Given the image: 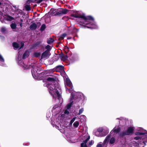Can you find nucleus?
<instances>
[{
	"instance_id": "5",
	"label": "nucleus",
	"mask_w": 147,
	"mask_h": 147,
	"mask_svg": "<svg viewBox=\"0 0 147 147\" xmlns=\"http://www.w3.org/2000/svg\"><path fill=\"white\" fill-rule=\"evenodd\" d=\"M135 134L138 136L134 137V140H142L143 141L138 143V145L136 144L134 145L135 146H138L139 147H144L146 145L145 142H147V131L145 130H143L142 131L136 132Z\"/></svg>"
},
{
	"instance_id": "26",
	"label": "nucleus",
	"mask_w": 147,
	"mask_h": 147,
	"mask_svg": "<svg viewBox=\"0 0 147 147\" xmlns=\"http://www.w3.org/2000/svg\"><path fill=\"white\" fill-rule=\"evenodd\" d=\"M11 27L12 29H15L16 27V25L15 24L12 23L11 24Z\"/></svg>"
},
{
	"instance_id": "6",
	"label": "nucleus",
	"mask_w": 147,
	"mask_h": 147,
	"mask_svg": "<svg viewBox=\"0 0 147 147\" xmlns=\"http://www.w3.org/2000/svg\"><path fill=\"white\" fill-rule=\"evenodd\" d=\"M134 130V128L133 127H129L127 128V129L121 132L120 135L121 136H123L126 135H129L132 134Z\"/></svg>"
},
{
	"instance_id": "31",
	"label": "nucleus",
	"mask_w": 147,
	"mask_h": 147,
	"mask_svg": "<svg viewBox=\"0 0 147 147\" xmlns=\"http://www.w3.org/2000/svg\"><path fill=\"white\" fill-rule=\"evenodd\" d=\"M103 131V129L102 127H100L98 128L97 130L98 132H100L101 133H102V132Z\"/></svg>"
},
{
	"instance_id": "37",
	"label": "nucleus",
	"mask_w": 147,
	"mask_h": 147,
	"mask_svg": "<svg viewBox=\"0 0 147 147\" xmlns=\"http://www.w3.org/2000/svg\"><path fill=\"white\" fill-rule=\"evenodd\" d=\"M57 68H59L60 69H63V66L62 65H59L56 67Z\"/></svg>"
},
{
	"instance_id": "13",
	"label": "nucleus",
	"mask_w": 147,
	"mask_h": 147,
	"mask_svg": "<svg viewBox=\"0 0 147 147\" xmlns=\"http://www.w3.org/2000/svg\"><path fill=\"white\" fill-rule=\"evenodd\" d=\"M49 14L51 16L57 15V10L54 9H51L49 12Z\"/></svg>"
},
{
	"instance_id": "34",
	"label": "nucleus",
	"mask_w": 147,
	"mask_h": 147,
	"mask_svg": "<svg viewBox=\"0 0 147 147\" xmlns=\"http://www.w3.org/2000/svg\"><path fill=\"white\" fill-rule=\"evenodd\" d=\"M83 111H84L83 108H82L81 109H80L79 110L78 114L80 115V114H81V113H82L83 112Z\"/></svg>"
},
{
	"instance_id": "32",
	"label": "nucleus",
	"mask_w": 147,
	"mask_h": 147,
	"mask_svg": "<svg viewBox=\"0 0 147 147\" xmlns=\"http://www.w3.org/2000/svg\"><path fill=\"white\" fill-rule=\"evenodd\" d=\"M66 34L64 33L61 36L60 38L62 39H63L66 36Z\"/></svg>"
},
{
	"instance_id": "43",
	"label": "nucleus",
	"mask_w": 147,
	"mask_h": 147,
	"mask_svg": "<svg viewBox=\"0 0 147 147\" xmlns=\"http://www.w3.org/2000/svg\"><path fill=\"white\" fill-rule=\"evenodd\" d=\"M20 21H21V22H22H22H23V20H22V19H21V20H20Z\"/></svg>"
},
{
	"instance_id": "21",
	"label": "nucleus",
	"mask_w": 147,
	"mask_h": 147,
	"mask_svg": "<svg viewBox=\"0 0 147 147\" xmlns=\"http://www.w3.org/2000/svg\"><path fill=\"white\" fill-rule=\"evenodd\" d=\"M54 41V40L52 38H50L47 40V43L49 44H51Z\"/></svg>"
},
{
	"instance_id": "20",
	"label": "nucleus",
	"mask_w": 147,
	"mask_h": 147,
	"mask_svg": "<svg viewBox=\"0 0 147 147\" xmlns=\"http://www.w3.org/2000/svg\"><path fill=\"white\" fill-rule=\"evenodd\" d=\"M47 80L49 82H51L53 83L55 81V79L49 77L47 79Z\"/></svg>"
},
{
	"instance_id": "36",
	"label": "nucleus",
	"mask_w": 147,
	"mask_h": 147,
	"mask_svg": "<svg viewBox=\"0 0 147 147\" xmlns=\"http://www.w3.org/2000/svg\"><path fill=\"white\" fill-rule=\"evenodd\" d=\"M25 8L27 10H30V7L28 5H26L25 6Z\"/></svg>"
},
{
	"instance_id": "17",
	"label": "nucleus",
	"mask_w": 147,
	"mask_h": 147,
	"mask_svg": "<svg viewBox=\"0 0 147 147\" xmlns=\"http://www.w3.org/2000/svg\"><path fill=\"white\" fill-rule=\"evenodd\" d=\"M29 55V52L28 51H26L23 55V58L25 59Z\"/></svg>"
},
{
	"instance_id": "2",
	"label": "nucleus",
	"mask_w": 147,
	"mask_h": 147,
	"mask_svg": "<svg viewBox=\"0 0 147 147\" xmlns=\"http://www.w3.org/2000/svg\"><path fill=\"white\" fill-rule=\"evenodd\" d=\"M78 21L81 24H84L86 27L89 28L96 29L98 26L94 20L93 18L91 16L86 17L84 15L80 16L78 17Z\"/></svg>"
},
{
	"instance_id": "35",
	"label": "nucleus",
	"mask_w": 147,
	"mask_h": 147,
	"mask_svg": "<svg viewBox=\"0 0 147 147\" xmlns=\"http://www.w3.org/2000/svg\"><path fill=\"white\" fill-rule=\"evenodd\" d=\"M59 107H58V106L57 105H55V106H54L53 108V110H52V112H54V110L56 109H58Z\"/></svg>"
},
{
	"instance_id": "14",
	"label": "nucleus",
	"mask_w": 147,
	"mask_h": 147,
	"mask_svg": "<svg viewBox=\"0 0 147 147\" xmlns=\"http://www.w3.org/2000/svg\"><path fill=\"white\" fill-rule=\"evenodd\" d=\"M0 65L2 66L5 65L4 59L3 56L0 54Z\"/></svg>"
},
{
	"instance_id": "3",
	"label": "nucleus",
	"mask_w": 147,
	"mask_h": 147,
	"mask_svg": "<svg viewBox=\"0 0 147 147\" xmlns=\"http://www.w3.org/2000/svg\"><path fill=\"white\" fill-rule=\"evenodd\" d=\"M49 89V93L53 96V98L55 99L57 97L61 103L62 102L63 99L61 96L60 92L61 91V88L59 85L57 84L53 85L50 84L47 86Z\"/></svg>"
},
{
	"instance_id": "27",
	"label": "nucleus",
	"mask_w": 147,
	"mask_h": 147,
	"mask_svg": "<svg viewBox=\"0 0 147 147\" xmlns=\"http://www.w3.org/2000/svg\"><path fill=\"white\" fill-rule=\"evenodd\" d=\"M57 15H62L61 9L57 10Z\"/></svg>"
},
{
	"instance_id": "11",
	"label": "nucleus",
	"mask_w": 147,
	"mask_h": 147,
	"mask_svg": "<svg viewBox=\"0 0 147 147\" xmlns=\"http://www.w3.org/2000/svg\"><path fill=\"white\" fill-rule=\"evenodd\" d=\"M13 46L14 49L15 50L17 49L18 48L21 49L23 47L24 43L22 42H20V44H18L16 42H14L13 43Z\"/></svg>"
},
{
	"instance_id": "44",
	"label": "nucleus",
	"mask_w": 147,
	"mask_h": 147,
	"mask_svg": "<svg viewBox=\"0 0 147 147\" xmlns=\"http://www.w3.org/2000/svg\"><path fill=\"white\" fill-rule=\"evenodd\" d=\"M122 119H121L119 121V123H121V121H122V120H121Z\"/></svg>"
},
{
	"instance_id": "19",
	"label": "nucleus",
	"mask_w": 147,
	"mask_h": 147,
	"mask_svg": "<svg viewBox=\"0 0 147 147\" xmlns=\"http://www.w3.org/2000/svg\"><path fill=\"white\" fill-rule=\"evenodd\" d=\"M5 3H4L3 0H0V7L2 8L5 6Z\"/></svg>"
},
{
	"instance_id": "1",
	"label": "nucleus",
	"mask_w": 147,
	"mask_h": 147,
	"mask_svg": "<svg viewBox=\"0 0 147 147\" xmlns=\"http://www.w3.org/2000/svg\"><path fill=\"white\" fill-rule=\"evenodd\" d=\"M65 87L66 89V93H71V98L70 103L68 104L65 107V110L64 111V114H62L61 115V117H64L65 115H67L69 113V110L72 105L73 102V99L74 98V97L80 98L79 96H81L80 93H77L75 92H72L73 91L72 85L68 78H67L66 80Z\"/></svg>"
},
{
	"instance_id": "10",
	"label": "nucleus",
	"mask_w": 147,
	"mask_h": 147,
	"mask_svg": "<svg viewBox=\"0 0 147 147\" xmlns=\"http://www.w3.org/2000/svg\"><path fill=\"white\" fill-rule=\"evenodd\" d=\"M2 19L3 20V22H1L4 23L5 22V21H11L13 20V18L9 15H6L4 13V15L2 16Z\"/></svg>"
},
{
	"instance_id": "18",
	"label": "nucleus",
	"mask_w": 147,
	"mask_h": 147,
	"mask_svg": "<svg viewBox=\"0 0 147 147\" xmlns=\"http://www.w3.org/2000/svg\"><path fill=\"white\" fill-rule=\"evenodd\" d=\"M94 134L97 137H101L103 136L102 133H101L98 132V131H96L94 133Z\"/></svg>"
},
{
	"instance_id": "42",
	"label": "nucleus",
	"mask_w": 147,
	"mask_h": 147,
	"mask_svg": "<svg viewBox=\"0 0 147 147\" xmlns=\"http://www.w3.org/2000/svg\"><path fill=\"white\" fill-rule=\"evenodd\" d=\"M81 117H83V118H85V116L84 115H82V116H81Z\"/></svg>"
},
{
	"instance_id": "38",
	"label": "nucleus",
	"mask_w": 147,
	"mask_h": 147,
	"mask_svg": "<svg viewBox=\"0 0 147 147\" xmlns=\"http://www.w3.org/2000/svg\"><path fill=\"white\" fill-rule=\"evenodd\" d=\"M45 48L47 49L48 50H50L51 49V46L49 45H48L45 47Z\"/></svg>"
},
{
	"instance_id": "12",
	"label": "nucleus",
	"mask_w": 147,
	"mask_h": 147,
	"mask_svg": "<svg viewBox=\"0 0 147 147\" xmlns=\"http://www.w3.org/2000/svg\"><path fill=\"white\" fill-rule=\"evenodd\" d=\"M50 55L49 50H47L42 54L40 59H47L49 57Z\"/></svg>"
},
{
	"instance_id": "9",
	"label": "nucleus",
	"mask_w": 147,
	"mask_h": 147,
	"mask_svg": "<svg viewBox=\"0 0 147 147\" xmlns=\"http://www.w3.org/2000/svg\"><path fill=\"white\" fill-rule=\"evenodd\" d=\"M84 140L83 143H82L81 144V147H88L86 145V144L88 141L90 139V136L88 135H85L84 137Z\"/></svg>"
},
{
	"instance_id": "4",
	"label": "nucleus",
	"mask_w": 147,
	"mask_h": 147,
	"mask_svg": "<svg viewBox=\"0 0 147 147\" xmlns=\"http://www.w3.org/2000/svg\"><path fill=\"white\" fill-rule=\"evenodd\" d=\"M18 63L21 66H22L24 69H28L30 68H31L32 74L33 77L35 79H37L38 76L37 71L39 68L36 66V64H35L32 65H29V66L26 65L21 60V56L20 55H18Z\"/></svg>"
},
{
	"instance_id": "30",
	"label": "nucleus",
	"mask_w": 147,
	"mask_h": 147,
	"mask_svg": "<svg viewBox=\"0 0 147 147\" xmlns=\"http://www.w3.org/2000/svg\"><path fill=\"white\" fill-rule=\"evenodd\" d=\"M45 28H46L45 25L44 24H42L40 30H41L42 31L45 29Z\"/></svg>"
},
{
	"instance_id": "22",
	"label": "nucleus",
	"mask_w": 147,
	"mask_h": 147,
	"mask_svg": "<svg viewBox=\"0 0 147 147\" xmlns=\"http://www.w3.org/2000/svg\"><path fill=\"white\" fill-rule=\"evenodd\" d=\"M79 124V122L78 121H76L73 123V126L75 127H77Z\"/></svg>"
},
{
	"instance_id": "28",
	"label": "nucleus",
	"mask_w": 147,
	"mask_h": 147,
	"mask_svg": "<svg viewBox=\"0 0 147 147\" xmlns=\"http://www.w3.org/2000/svg\"><path fill=\"white\" fill-rule=\"evenodd\" d=\"M69 48L67 47H65L64 48V50L66 53H67L69 51Z\"/></svg>"
},
{
	"instance_id": "39",
	"label": "nucleus",
	"mask_w": 147,
	"mask_h": 147,
	"mask_svg": "<svg viewBox=\"0 0 147 147\" xmlns=\"http://www.w3.org/2000/svg\"><path fill=\"white\" fill-rule=\"evenodd\" d=\"M6 29L5 27H3L1 29V31L2 32H4L6 31Z\"/></svg>"
},
{
	"instance_id": "23",
	"label": "nucleus",
	"mask_w": 147,
	"mask_h": 147,
	"mask_svg": "<svg viewBox=\"0 0 147 147\" xmlns=\"http://www.w3.org/2000/svg\"><path fill=\"white\" fill-rule=\"evenodd\" d=\"M4 14V12L3 11H1L0 10V20L1 22H3V20L2 19V16Z\"/></svg>"
},
{
	"instance_id": "25",
	"label": "nucleus",
	"mask_w": 147,
	"mask_h": 147,
	"mask_svg": "<svg viewBox=\"0 0 147 147\" xmlns=\"http://www.w3.org/2000/svg\"><path fill=\"white\" fill-rule=\"evenodd\" d=\"M61 10L62 14H66L68 11L67 10L65 9H61Z\"/></svg>"
},
{
	"instance_id": "7",
	"label": "nucleus",
	"mask_w": 147,
	"mask_h": 147,
	"mask_svg": "<svg viewBox=\"0 0 147 147\" xmlns=\"http://www.w3.org/2000/svg\"><path fill=\"white\" fill-rule=\"evenodd\" d=\"M109 141L110 144H113L115 141V139L113 137L111 138V136L108 135L106 137L103 144L104 145H105L107 144Z\"/></svg>"
},
{
	"instance_id": "16",
	"label": "nucleus",
	"mask_w": 147,
	"mask_h": 147,
	"mask_svg": "<svg viewBox=\"0 0 147 147\" xmlns=\"http://www.w3.org/2000/svg\"><path fill=\"white\" fill-rule=\"evenodd\" d=\"M37 28V25L35 23H33L31 25L30 27V29L32 30H35Z\"/></svg>"
},
{
	"instance_id": "29",
	"label": "nucleus",
	"mask_w": 147,
	"mask_h": 147,
	"mask_svg": "<svg viewBox=\"0 0 147 147\" xmlns=\"http://www.w3.org/2000/svg\"><path fill=\"white\" fill-rule=\"evenodd\" d=\"M76 119V117H74L70 121V125H72L73 123L75 121Z\"/></svg>"
},
{
	"instance_id": "15",
	"label": "nucleus",
	"mask_w": 147,
	"mask_h": 147,
	"mask_svg": "<svg viewBox=\"0 0 147 147\" xmlns=\"http://www.w3.org/2000/svg\"><path fill=\"white\" fill-rule=\"evenodd\" d=\"M60 58L62 60L65 61L67 59V56H65L63 54L60 55Z\"/></svg>"
},
{
	"instance_id": "8",
	"label": "nucleus",
	"mask_w": 147,
	"mask_h": 147,
	"mask_svg": "<svg viewBox=\"0 0 147 147\" xmlns=\"http://www.w3.org/2000/svg\"><path fill=\"white\" fill-rule=\"evenodd\" d=\"M121 130V127L119 126H116L110 132L111 136H114L118 133Z\"/></svg>"
},
{
	"instance_id": "24",
	"label": "nucleus",
	"mask_w": 147,
	"mask_h": 147,
	"mask_svg": "<svg viewBox=\"0 0 147 147\" xmlns=\"http://www.w3.org/2000/svg\"><path fill=\"white\" fill-rule=\"evenodd\" d=\"M34 56L36 57H38L40 55V53L38 52H35L34 54Z\"/></svg>"
},
{
	"instance_id": "40",
	"label": "nucleus",
	"mask_w": 147,
	"mask_h": 147,
	"mask_svg": "<svg viewBox=\"0 0 147 147\" xmlns=\"http://www.w3.org/2000/svg\"><path fill=\"white\" fill-rule=\"evenodd\" d=\"M94 143V141L93 140H91L89 143V145H92Z\"/></svg>"
},
{
	"instance_id": "41",
	"label": "nucleus",
	"mask_w": 147,
	"mask_h": 147,
	"mask_svg": "<svg viewBox=\"0 0 147 147\" xmlns=\"http://www.w3.org/2000/svg\"><path fill=\"white\" fill-rule=\"evenodd\" d=\"M20 27H22L23 26V24H22V22L20 23Z\"/></svg>"
},
{
	"instance_id": "33",
	"label": "nucleus",
	"mask_w": 147,
	"mask_h": 147,
	"mask_svg": "<svg viewBox=\"0 0 147 147\" xmlns=\"http://www.w3.org/2000/svg\"><path fill=\"white\" fill-rule=\"evenodd\" d=\"M102 142H99L97 145L96 147H102Z\"/></svg>"
}]
</instances>
